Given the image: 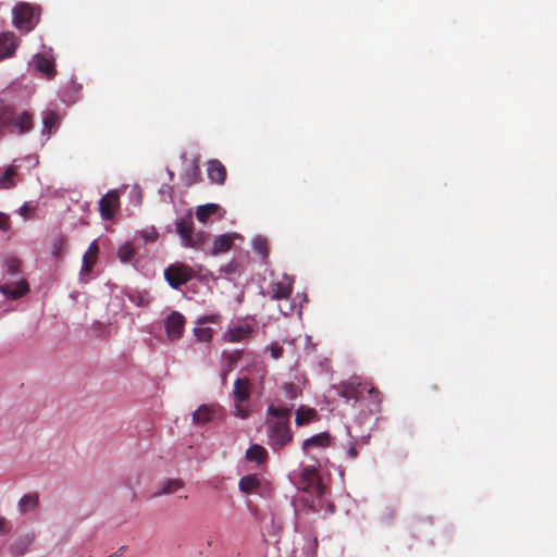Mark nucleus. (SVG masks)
Segmentation results:
<instances>
[{
	"instance_id": "nucleus-26",
	"label": "nucleus",
	"mask_w": 557,
	"mask_h": 557,
	"mask_svg": "<svg viewBox=\"0 0 557 557\" xmlns=\"http://www.w3.org/2000/svg\"><path fill=\"white\" fill-rule=\"evenodd\" d=\"M292 290H293L292 282H287V283L276 282V283L271 284L272 298H275V299L288 298L292 294Z\"/></svg>"
},
{
	"instance_id": "nucleus-46",
	"label": "nucleus",
	"mask_w": 557,
	"mask_h": 557,
	"mask_svg": "<svg viewBox=\"0 0 557 557\" xmlns=\"http://www.w3.org/2000/svg\"><path fill=\"white\" fill-rule=\"evenodd\" d=\"M91 267V264L89 263L88 261V258H87V253H85L84 258H83V270H89Z\"/></svg>"
},
{
	"instance_id": "nucleus-7",
	"label": "nucleus",
	"mask_w": 557,
	"mask_h": 557,
	"mask_svg": "<svg viewBox=\"0 0 557 557\" xmlns=\"http://www.w3.org/2000/svg\"><path fill=\"white\" fill-rule=\"evenodd\" d=\"M331 391L343 398L347 404L350 401L356 404L359 401L364 388L362 387L360 379L352 376L347 381L332 385Z\"/></svg>"
},
{
	"instance_id": "nucleus-31",
	"label": "nucleus",
	"mask_w": 557,
	"mask_h": 557,
	"mask_svg": "<svg viewBox=\"0 0 557 557\" xmlns=\"http://www.w3.org/2000/svg\"><path fill=\"white\" fill-rule=\"evenodd\" d=\"M66 250V239L64 236H57L51 242V253L55 259L63 256Z\"/></svg>"
},
{
	"instance_id": "nucleus-48",
	"label": "nucleus",
	"mask_w": 557,
	"mask_h": 557,
	"mask_svg": "<svg viewBox=\"0 0 557 557\" xmlns=\"http://www.w3.org/2000/svg\"><path fill=\"white\" fill-rule=\"evenodd\" d=\"M227 373H228V369H224L222 372H221V382L223 385L226 384V377H227Z\"/></svg>"
},
{
	"instance_id": "nucleus-21",
	"label": "nucleus",
	"mask_w": 557,
	"mask_h": 557,
	"mask_svg": "<svg viewBox=\"0 0 557 557\" xmlns=\"http://www.w3.org/2000/svg\"><path fill=\"white\" fill-rule=\"evenodd\" d=\"M33 61L37 71L46 74L47 76H53L55 74L54 63L49 58L37 53Z\"/></svg>"
},
{
	"instance_id": "nucleus-13",
	"label": "nucleus",
	"mask_w": 557,
	"mask_h": 557,
	"mask_svg": "<svg viewBox=\"0 0 557 557\" xmlns=\"http://www.w3.org/2000/svg\"><path fill=\"white\" fill-rule=\"evenodd\" d=\"M253 329L249 323H239L228 329L224 338L231 343H238L251 336Z\"/></svg>"
},
{
	"instance_id": "nucleus-22",
	"label": "nucleus",
	"mask_w": 557,
	"mask_h": 557,
	"mask_svg": "<svg viewBox=\"0 0 557 557\" xmlns=\"http://www.w3.org/2000/svg\"><path fill=\"white\" fill-rule=\"evenodd\" d=\"M301 483L299 484V488L308 490L311 485L317 483L318 480V471L312 466H307L301 469L300 472Z\"/></svg>"
},
{
	"instance_id": "nucleus-25",
	"label": "nucleus",
	"mask_w": 557,
	"mask_h": 557,
	"mask_svg": "<svg viewBox=\"0 0 557 557\" xmlns=\"http://www.w3.org/2000/svg\"><path fill=\"white\" fill-rule=\"evenodd\" d=\"M233 235L221 234L214 240L212 245V255H219L227 251L232 246Z\"/></svg>"
},
{
	"instance_id": "nucleus-28",
	"label": "nucleus",
	"mask_w": 557,
	"mask_h": 557,
	"mask_svg": "<svg viewBox=\"0 0 557 557\" xmlns=\"http://www.w3.org/2000/svg\"><path fill=\"white\" fill-rule=\"evenodd\" d=\"M136 251L129 242L123 243L117 249V257L121 262L128 263L134 260Z\"/></svg>"
},
{
	"instance_id": "nucleus-35",
	"label": "nucleus",
	"mask_w": 557,
	"mask_h": 557,
	"mask_svg": "<svg viewBox=\"0 0 557 557\" xmlns=\"http://www.w3.org/2000/svg\"><path fill=\"white\" fill-rule=\"evenodd\" d=\"M138 234L145 244L156 242L159 236L157 230L153 226L145 228Z\"/></svg>"
},
{
	"instance_id": "nucleus-38",
	"label": "nucleus",
	"mask_w": 557,
	"mask_h": 557,
	"mask_svg": "<svg viewBox=\"0 0 557 557\" xmlns=\"http://www.w3.org/2000/svg\"><path fill=\"white\" fill-rule=\"evenodd\" d=\"M195 336L201 342H208L211 338L210 327H196L194 330Z\"/></svg>"
},
{
	"instance_id": "nucleus-5",
	"label": "nucleus",
	"mask_w": 557,
	"mask_h": 557,
	"mask_svg": "<svg viewBox=\"0 0 557 557\" xmlns=\"http://www.w3.org/2000/svg\"><path fill=\"white\" fill-rule=\"evenodd\" d=\"M12 15L14 26L26 33L30 32L39 20V11L27 3L16 4Z\"/></svg>"
},
{
	"instance_id": "nucleus-17",
	"label": "nucleus",
	"mask_w": 557,
	"mask_h": 557,
	"mask_svg": "<svg viewBox=\"0 0 557 557\" xmlns=\"http://www.w3.org/2000/svg\"><path fill=\"white\" fill-rule=\"evenodd\" d=\"M214 408L210 405H200L193 412V423L197 426H203L214 419Z\"/></svg>"
},
{
	"instance_id": "nucleus-16",
	"label": "nucleus",
	"mask_w": 557,
	"mask_h": 557,
	"mask_svg": "<svg viewBox=\"0 0 557 557\" xmlns=\"http://www.w3.org/2000/svg\"><path fill=\"white\" fill-rule=\"evenodd\" d=\"M208 177L218 185H223L226 178V169L219 160H210L208 162Z\"/></svg>"
},
{
	"instance_id": "nucleus-11",
	"label": "nucleus",
	"mask_w": 557,
	"mask_h": 557,
	"mask_svg": "<svg viewBox=\"0 0 557 557\" xmlns=\"http://www.w3.org/2000/svg\"><path fill=\"white\" fill-rule=\"evenodd\" d=\"M185 319L178 311H173L164 320V327L169 341L174 342L182 337Z\"/></svg>"
},
{
	"instance_id": "nucleus-29",
	"label": "nucleus",
	"mask_w": 557,
	"mask_h": 557,
	"mask_svg": "<svg viewBox=\"0 0 557 557\" xmlns=\"http://www.w3.org/2000/svg\"><path fill=\"white\" fill-rule=\"evenodd\" d=\"M347 434L349 436V443L345 449L346 458L349 460H355L359 453H358V446H359V440L356 438V436H352L350 434V429L347 426Z\"/></svg>"
},
{
	"instance_id": "nucleus-6",
	"label": "nucleus",
	"mask_w": 557,
	"mask_h": 557,
	"mask_svg": "<svg viewBox=\"0 0 557 557\" xmlns=\"http://www.w3.org/2000/svg\"><path fill=\"white\" fill-rule=\"evenodd\" d=\"M163 275L170 287L180 290L194 277V270L184 263L175 262L164 270Z\"/></svg>"
},
{
	"instance_id": "nucleus-37",
	"label": "nucleus",
	"mask_w": 557,
	"mask_h": 557,
	"mask_svg": "<svg viewBox=\"0 0 557 557\" xmlns=\"http://www.w3.org/2000/svg\"><path fill=\"white\" fill-rule=\"evenodd\" d=\"M314 414H315V412L313 409H308L306 412L298 410L297 414H296V424L302 425V424L309 422L313 418Z\"/></svg>"
},
{
	"instance_id": "nucleus-41",
	"label": "nucleus",
	"mask_w": 557,
	"mask_h": 557,
	"mask_svg": "<svg viewBox=\"0 0 557 557\" xmlns=\"http://www.w3.org/2000/svg\"><path fill=\"white\" fill-rule=\"evenodd\" d=\"M268 349L270 350L271 352V356L273 357V359H278L282 357L283 355V347L278 344H272L268 347Z\"/></svg>"
},
{
	"instance_id": "nucleus-30",
	"label": "nucleus",
	"mask_w": 557,
	"mask_h": 557,
	"mask_svg": "<svg viewBox=\"0 0 557 557\" xmlns=\"http://www.w3.org/2000/svg\"><path fill=\"white\" fill-rule=\"evenodd\" d=\"M183 487V482L175 479L166 480L160 487L158 492L153 494V496L166 495L171 494L174 491Z\"/></svg>"
},
{
	"instance_id": "nucleus-18",
	"label": "nucleus",
	"mask_w": 557,
	"mask_h": 557,
	"mask_svg": "<svg viewBox=\"0 0 557 557\" xmlns=\"http://www.w3.org/2000/svg\"><path fill=\"white\" fill-rule=\"evenodd\" d=\"M330 445V434L322 432L314 434L313 436L306 438L302 442V450L305 454H309L311 448H324Z\"/></svg>"
},
{
	"instance_id": "nucleus-40",
	"label": "nucleus",
	"mask_w": 557,
	"mask_h": 557,
	"mask_svg": "<svg viewBox=\"0 0 557 557\" xmlns=\"http://www.w3.org/2000/svg\"><path fill=\"white\" fill-rule=\"evenodd\" d=\"M12 524L4 517H0V534L7 535L11 532Z\"/></svg>"
},
{
	"instance_id": "nucleus-15",
	"label": "nucleus",
	"mask_w": 557,
	"mask_h": 557,
	"mask_svg": "<svg viewBox=\"0 0 557 557\" xmlns=\"http://www.w3.org/2000/svg\"><path fill=\"white\" fill-rule=\"evenodd\" d=\"M16 47L17 44L13 33L5 32L0 34V60L12 57Z\"/></svg>"
},
{
	"instance_id": "nucleus-12",
	"label": "nucleus",
	"mask_w": 557,
	"mask_h": 557,
	"mask_svg": "<svg viewBox=\"0 0 557 557\" xmlns=\"http://www.w3.org/2000/svg\"><path fill=\"white\" fill-rule=\"evenodd\" d=\"M176 233L181 238V245L190 244V236L194 234V223L190 212L185 216L175 220Z\"/></svg>"
},
{
	"instance_id": "nucleus-23",
	"label": "nucleus",
	"mask_w": 557,
	"mask_h": 557,
	"mask_svg": "<svg viewBox=\"0 0 557 557\" xmlns=\"http://www.w3.org/2000/svg\"><path fill=\"white\" fill-rule=\"evenodd\" d=\"M261 485V481L257 474H247L240 478L238 488L243 493H252Z\"/></svg>"
},
{
	"instance_id": "nucleus-50",
	"label": "nucleus",
	"mask_w": 557,
	"mask_h": 557,
	"mask_svg": "<svg viewBox=\"0 0 557 557\" xmlns=\"http://www.w3.org/2000/svg\"><path fill=\"white\" fill-rule=\"evenodd\" d=\"M132 193H135L138 197H140V190L138 187H134Z\"/></svg>"
},
{
	"instance_id": "nucleus-36",
	"label": "nucleus",
	"mask_w": 557,
	"mask_h": 557,
	"mask_svg": "<svg viewBox=\"0 0 557 557\" xmlns=\"http://www.w3.org/2000/svg\"><path fill=\"white\" fill-rule=\"evenodd\" d=\"M199 174L198 166L195 164L189 165V168L184 172V181L187 185H193L197 181V176Z\"/></svg>"
},
{
	"instance_id": "nucleus-45",
	"label": "nucleus",
	"mask_w": 557,
	"mask_h": 557,
	"mask_svg": "<svg viewBox=\"0 0 557 557\" xmlns=\"http://www.w3.org/2000/svg\"><path fill=\"white\" fill-rule=\"evenodd\" d=\"M98 245L96 243V240H94L90 246H89V249H88V252H92V253H97L98 252Z\"/></svg>"
},
{
	"instance_id": "nucleus-39",
	"label": "nucleus",
	"mask_w": 557,
	"mask_h": 557,
	"mask_svg": "<svg viewBox=\"0 0 557 557\" xmlns=\"http://www.w3.org/2000/svg\"><path fill=\"white\" fill-rule=\"evenodd\" d=\"M9 122H10V112L0 111V134L4 131H9Z\"/></svg>"
},
{
	"instance_id": "nucleus-42",
	"label": "nucleus",
	"mask_w": 557,
	"mask_h": 557,
	"mask_svg": "<svg viewBox=\"0 0 557 557\" xmlns=\"http://www.w3.org/2000/svg\"><path fill=\"white\" fill-rule=\"evenodd\" d=\"M10 227L9 215L0 212V231H7Z\"/></svg>"
},
{
	"instance_id": "nucleus-32",
	"label": "nucleus",
	"mask_w": 557,
	"mask_h": 557,
	"mask_svg": "<svg viewBox=\"0 0 557 557\" xmlns=\"http://www.w3.org/2000/svg\"><path fill=\"white\" fill-rule=\"evenodd\" d=\"M304 546L301 548L304 557H315L318 541L315 537L306 536L304 537Z\"/></svg>"
},
{
	"instance_id": "nucleus-44",
	"label": "nucleus",
	"mask_w": 557,
	"mask_h": 557,
	"mask_svg": "<svg viewBox=\"0 0 557 557\" xmlns=\"http://www.w3.org/2000/svg\"><path fill=\"white\" fill-rule=\"evenodd\" d=\"M29 209H30V208H29L28 202H25V203H24L22 207H20V209H18V213H20V215H22V216H24V218L26 219V218H27V216H26V214H27V212H28V210H29Z\"/></svg>"
},
{
	"instance_id": "nucleus-3",
	"label": "nucleus",
	"mask_w": 557,
	"mask_h": 557,
	"mask_svg": "<svg viewBox=\"0 0 557 557\" xmlns=\"http://www.w3.org/2000/svg\"><path fill=\"white\" fill-rule=\"evenodd\" d=\"M24 162H26L28 169H30L37 165L38 160L35 156H27L22 159L13 160L5 169L0 168V189H10L22 181L20 169Z\"/></svg>"
},
{
	"instance_id": "nucleus-4",
	"label": "nucleus",
	"mask_w": 557,
	"mask_h": 557,
	"mask_svg": "<svg viewBox=\"0 0 557 557\" xmlns=\"http://www.w3.org/2000/svg\"><path fill=\"white\" fill-rule=\"evenodd\" d=\"M251 392L252 385L247 376L236 379L232 391L236 417L246 419L249 416V411L244 407V404L249 401Z\"/></svg>"
},
{
	"instance_id": "nucleus-33",
	"label": "nucleus",
	"mask_w": 557,
	"mask_h": 557,
	"mask_svg": "<svg viewBox=\"0 0 557 557\" xmlns=\"http://www.w3.org/2000/svg\"><path fill=\"white\" fill-rule=\"evenodd\" d=\"M208 238H209V235L205 232L194 233L190 236V244L186 243L184 245V247L185 248H195V249L201 248L206 244Z\"/></svg>"
},
{
	"instance_id": "nucleus-47",
	"label": "nucleus",
	"mask_w": 557,
	"mask_h": 557,
	"mask_svg": "<svg viewBox=\"0 0 557 557\" xmlns=\"http://www.w3.org/2000/svg\"><path fill=\"white\" fill-rule=\"evenodd\" d=\"M131 300L133 302H136V305H138V306H144L145 305L144 299H143V297L140 295L137 296V300L134 297H131Z\"/></svg>"
},
{
	"instance_id": "nucleus-2",
	"label": "nucleus",
	"mask_w": 557,
	"mask_h": 557,
	"mask_svg": "<svg viewBox=\"0 0 557 557\" xmlns=\"http://www.w3.org/2000/svg\"><path fill=\"white\" fill-rule=\"evenodd\" d=\"M20 265V260L14 257L5 259V273L0 281V293L5 298L17 299L29 290Z\"/></svg>"
},
{
	"instance_id": "nucleus-34",
	"label": "nucleus",
	"mask_w": 557,
	"mask_h": 557,
	"mask_svg": "<svg viewBox=\"0 0 557 557\" xmlns=\"http://www.w3.org/2000/svg\"><path fill=\"white\" fill-rule=\"evenodd\" d=\"M252 248L253 250L260 255L262 258H267L268 257V242L264 237L262 236H256L253 239H252Z\"/></svg>"
},
{
	"instance_id": "nucleus-20",
	"label": "nucleus",
	"mask_w": 557,
	"mask_h": 557,
	"mask_svg": "<svg viewBox=\"0 0 557 557\" xmlns=\"http://www.w3.org/2000/svg\"><path fill=\"white\" fill-rule=\"evenodd\" d=\"M39 504V496L37 493H28L23 495L18 503L17 508L21 515L32 511L37 508Z\"/></svg>"
},
{
	"instance_id": "nucleus-10",
	"label": "nucleus",
	"mask_w": 557,
	"mask_h": 557,
	"mask_svg": "<svg viewBox=\"0 0 557 557\" xmlns=\"http://www.w3.org/2000/svg\"><path fill=\"white\" fill-rule=\"evenodd\" d=\"M35 540L36 533L34 531L21 534L9 544L8 552L11 557H22L28 553Z\"/></svg>"
},
{
	"instance_id": "nucleus-43",
	"label": "nucleus",
	"mask_w": 557,
	"mask_h": 557,
	"mask_svg": "<svg viewBox=\"0 0 557 557\" xmlns=\"http://www.w3.org/2000/svg\"><path fill=\"white\" fill-rule=\"evenodd\" d=\"M235 270H236V264L234 262H230L225 267L221 268V271L226 274H232L235 272Z\"/></svg>"
},
{
	"instance_id": "nucleus-9",
	"label": "nucleus",
	"mask_w": 557,
	"mask_h": 557,
	"mask_svg": "<svg viewBox=\"0 0 557 557\" xmlns=\"http://www.w3.org/2000/svg\"><path fill=\"white\" fill-rule=\"evenodd\" d=\"M34 121L33 115L23 111L17 114L10 112L9 132L18 135L27 134L33 129Z\"/></svg>"
},
{
	"instance_id": "nucleus-49",
	"label": "nucleus",
	"mask_w": 557,
	"mask_h": 557,
	"mask_svg": "<svg viewBox=\"0 0 557 557\" xmlns=\"http://www.w3.org/2000/svg\"><path fill=\"white\" fill-rule=\"evenodd\" d=\"M357 440H359V446H362V445H366L369 441V435H364V436H360V437H356Z\"/></svg>"
},
{
	"instance_id": "nucleus-27",
	"label": "nucleus",
	"mask_w": 557,
	"mask_h": 557,
	"mask_svg": "<svg viewBox=\"0 0 557 557\" xmlns=\"http://www.w3.org/2000/svg\"><path fill=\"white\" fill-rule=\"evenodd\" d=\"M219 210V206L216 203H206L199 206L196 210V218L199 222L206 223L209 218L214 215Z\"/></svg>"
},
{
	"instance_id": "nucleus-1",
	"label": "nucleus",
	"mask_w": 557,
	"mask_h": 557,
	"mask_svg": "<svg viewBox=\"0 0 557 557\" xmlns=\"http://www.w3.org/2000/svg\"><path fill=\"white\" fill-rule=\"evenodd\" d=\"M292 408L272 403L267 408V444L274 453L281 451L294 437L290 429Z\"/></svg>"
},
{
	"instance_id": "nucleus-14",
	"label": "nucleus",
	"mask_w": 557,
	"mask_h": 557,
	"mask_svg": "<svg viewBox=\"0 0 557 557\" xmlns=\"http://www.w3.org/2000/svg\"><path fill=\"white\" fill-rule=\"evenodd\" d=\"M119 205V195L115 190L108 191L99 201L100 214L104 219H110Z\"/></svg>"
},
{
	"instance_id": "nucleus-8",
	"label": "nucleus",
	"mask_w": 557,
	"mask_h": 557,
	"mask_svg": "<svg viewBox=\"0 0 557 557\" xmlns=\"http://www.w3.org/2000/svg\"><path fill=\"white\" fill-rule=\"evenodd\" d=\"M284 519L280 509L271 508L269 521H264V535L270 537L274 544H277L283 531Z\"/></svg>"
},
{
	"instance_id": "nucleus-19",
	"label": "nucleus",
	"mask_w": 557,
	"mask_h": 557,
	"mask_svg": "<svg viewBox=\"0 0 557 557\" xmlns=\"http://www.w3.org/2000/svg\"><path fill=\"white\" fill-rule=\"evenodd\" d=\"M59 126V115L53 110H46L42 113V135L46 139L49 138L52 131H55Z\"/></svg>"
},
{
	"instance_id": "nucleus-24",
	"label": "nucleus",
	"mask_w": 557,
	"mask_h": 557,
	"mask_svg": "<svg viewBox=\"0 0 557 557\" xmlns=\"http://www.w3.org/2000/svg\"><path fill=\"white\" fill-rule=\"evenodd\" d=\"M268 457L267 449L261 445L253 444L246 450V459L258 465L265 461Z\"/></svg>"
}]
</instances>
